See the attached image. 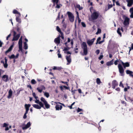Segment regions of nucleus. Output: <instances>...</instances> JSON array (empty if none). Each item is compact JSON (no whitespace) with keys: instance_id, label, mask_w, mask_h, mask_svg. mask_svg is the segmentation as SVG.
<instances>
[{"instance_id":"6e6552de","label":"nucleus","mask_w":133,"mask_h":133,"mask_svg":"<svg viewBox=\"0 0 133 133\" xmlns=\"http://www.w3.org/2000/svg\"><path fill=\"white\" fill-rule=\"evenodd\" d=\"M57 105L55 107L56 110H61L62 108V106L61 105V103L60 102H55Z\"/></svg>"},{"instance_id":"4468645a","label":"nucleus","mask_w":133,"mask_h":133,"mask_svg":"<svg viewBox=\"0 0 133 133\" xmlns=\"http://www.w3.org/2000/svg\"><path fill=\"white\" fill-rule=\"evenodd\" d=\"M95 39V38H93L91 40H88L87 41V43L88 45L89 46L91 45L93 43Z\"/></svg>"},{"instance_id":"4be33fe9","label":"nucleus","mask_w":133,"mask_h":133,"mask_svg":"<svg viewBox=\"0 0 133 133\" xmlns=\"http://www.w3.org/2000/svg\"><path fill=\"white\" fill-rule=\"evenodd\" d=\"M54 42L56 44H59L60 43V38L58 37L56 38L55 39Z\"/></svg>"},{"instance_id":"dca6fc26","label":"nucleus","mask_w":133,"mask_h":133,"mask_svg":"<svg viewBox=\"0 0 133 133\" xmlns=\"http://www.w3.org/2000/svg\"><path fill=\"white\" fill-rule=\"evenodd\" d=\"M31 105L30 104H25V107L26 110L25 111L28 112L29 110V108L30 107Z\"/></svg>"},{"instance_id":"0eeeda50","label":"nucleus","mask_w":133,"mask_h":133,"mask_svg":"<svg viewBox=\"0 0 133 133\" xmlns=\"http://www.w3.org/2000/svg\"><path fill=\"white\" fill-rule=\"evenodd\" d=\"M19 50L22 51V37L20 38L18 42Z\"/></svg>"},{"instance_id":"8fccbe9b","label":"nucleus","mask_w":133,"mask_h":133,"mask_svg":"<svg viewBox=\"0 0 133 133\" xmlns=\"http://www.w3.org/2000/svg\"><path fill=\"white\" fill-rule=\"evenodd\" d=\"M81 24L82 25L83 27H85L86 26V25L85 24L84 22H82Z\"/></svg>"},{"instance_id":"7ed1b4c3","label":"nucleus","mask_w":133,"mask_h":133,"mask_svg":"<svg viewBox=\"0 0 133 133\" xmlns=\"http://www.w3.org/2000/svg\"><path fill=\"white\" fill-rule=\"evenodd\" d=\"M81 47L83 50L84 55H86L88 53L87 46L85 42H83L81 44Z\"/></svg>"},{"instance_id":"ea45409f","label":"nucleus","mask_w":133,"mask_h":133,"mask_svg":"<svg viewBox=\"0 0 133 133\" xmlns=\"http://www.w3.org/2000/svg\"><path fill=\"white\" fill-rule=\"evenodd\" d=\"M9 125L8 124H7L6 123H4L3 124V127H8Z\"/></svg>"},{"instance_id":"9b49d317","label":"nucleus","mask_w":133,"mask_h":133,"mask_svg":"<svg viewBox=\"0 0 133 133\" xmlns=\"http://www.w3.org/2000/svg\"><path fill=\"white\" fill-rule=\"evenodd\" d=\"M45 88L43 85H41L40 87L37 88V90L40 93H41L43 90H45Z\"/></svg>"},{"instance_id":"864d4df0","label":"nucleus","mask_w":133,"mask_h":133,"mask_svg":"<svg viewBox=\"0 0 133 133\" xmlns=\"http://www.w3.org/2000/svg\"><path fill=\"white\" fill-rule=\"evenodd\" d=\"M116 4L117 5H118V6H120V4L119 3V2L118 1H117L116 2Z\"/></svg>"},{"instance_id":"412c9836","label":"nucleus","mask_w":133,"mask_h":133,"mask_svg":"<svg viewBox=\"0 0 133 133\" xmlns=\"http://www.w3.org/2000/svg\"><path fill=\"white\" fill-rule=\"evenodd\" d=\"M121 63L124 68L126 67H129V64L128 63H124L122 62Z\"/></svg>"},{"instance_id":"3c124183","label":"nucleus","mask_w":133,"mask_h":133,"mask_svg":"<svg viewBox=\"0 0 133 133\" xmlns=\"http://www.w3.org/2000/svg\"><path fill=\"white\" fill-rule=\"evenodd\" d=\"M99 52L100 51L99 50H97L96 52V53L97 55H98L99 53Z\"/></svg>"},{"instance_id":"f257e3e1","label":"nucleus","mask_w":133,"mask_h":133,"mask_svg":"<svg viewBox=\"0 0 133 133\" xmlns=\"http://www.w3.org/2000/svg\"><path fill=\"white\" fill-rule=\"evenodd\" d=\"M35 102L38 104H33L32 105V106L35 108L37 109H40L42 107H44V104L39 100H35Z\"/></svg>"},{"instance_id":"58836bf2","label":"nucleus","mask_w":133,"mask_h":133,"mask_svg":"<svg viewBox=\"0 0 133 133\" xmlns=\"http://www.w3.org/2000/svg\"><path fill=\"white\" fill-rule=\"evenodd\" d=\"M28 112L25 111V112L23 116V118L24 119H25L26 118L27 116H26V115L28 114Z\"/></svg>"},{"instance_id":"09e8293b","label":"nucleus","mask_w":133,"mask_h":133,"mask_svg":"<svg viewBox=\"0 0 133 133\" xmlns=\"http://www.w3.org/2000/svg\"><path fill=\"white\" fill-rule=\"evenodd\" d=\"M119 85L120 87H121L123 88H124V86L123 85V84L121 82H120Z\"/></svg>"},{"instance_id":"13d9d810","label":"nucleus","mask_w":133,"mask_h":133,"mask_svg":"<svg viewBox=\"0 0 133 133\" xmlns=\"http://www.w3.org/2000/svg\"><path fill=\"white\" fill-rule=\"evenodd\" d=\"M63 88H64L63 86L62 87V86H61L60 87V89H61V90L62 91L63 90Z\"/></svg>"},{"instance_id":"cd10ccee","label":"nucleus","mask_w":133,"mask_h":133,"mask_svg":"<svg viewBox=\"0 0 133 133\" xmlns=\"http://www.w3.org/2000/svg\"><path fill=\"white\" fill-rule=\"evenodd\" d=\"M24 48L25 49H27L28 48V46L26 42H25L24 43Z\"/></svg>"},{"instance_id":"39448f33","label":"nucleus","mask_w":133,"mask_h":133,"mask_svg":"<svg viewBox=\"0 0 133 133\" xmlns=\"http://www.w3.org/2000/svg\"><path fill=\"white\" fill-rule=\"evenodd\" d=\"M41 100L44 103L46 109H49L50 108V105L48 104L47 102L44 98L43 97H41Z\"/></svg>"},{"instance_id":"1a4fd4ad","label":"nucleus","mask_w":133,"mask_h":133,"mask_svg":"<svg viewBox=\"0 0 133 133\" xmlns=\"http://www.w3.org/2000/svg\"><path fill=\"white\" fill-rule=\"evenodd\" d=\"M118 67L120 73L121 74V75L122 76H123V74L124 71V70L123 67L120 64H119L118 65Z\"/></svg>"},{"instance_id":"79ce46f5","label":"nucleus","mask_w":133,"mask_h":133,"mask_svg":"<svg viewBox=\"0 0 133 133\" xmlns=\"http://www.w3.org/2000/svg\"><path fill=\"white\" fill-rule=\"evenodd\" d=\"M59 0H52V2L55 4V3H57L58 2Z\"/></svg>"},{"instance_id":"bb28decb","label":"nucleus","mask_w":133,"mask_h":133,"mask_svg":"<svg viewBox=\"0 0 133 133\" xmlns=\"http://www.w3.org/2000/svg\"><path fill=\"white\" fill-rule=\"evenodd\" d=\"M32 95L36 99V100H39L38 99V97L36 96V94L35 93H32Z\"/></svg>"},{"instance_id":"49530a36","label":"nucleus","mask_w":133,"mask_h":133,"mask_svg":"<svg viewBox=\"0 0 133 133\" xmlns=\"http://www.w3.org/2000/svg\"><path fill=\"white\" fill-rule=\"evenodd\" d=\"M119 62L118 60H116L114 62V64L115 65H116L117 64L118 62Z\"/></svg>"},{"instance_id":"a19ab883","label":"nucleus","mask_w":133,"mask_h":133,"mask_svg":"<svg viewBox=\"0 0 133 133\" xmlns=\"http://www.w3.org/2000/svg\"><path fill=\"white\" fill-rule=\"evenodd\" d=\"M3 63L4 67L5 68H7L8 65L7 63H4V62H3Z\"/></svg>"},{"instance_id":"f704fd0d","label":"nucleus","mask_w":133,"mask_h":133,"mask_svg":"<svg viewBox=\"0 0 133 133\" xmlns=\"http://www.w3.org/2000/svg\"><path fill=\"white\" fill-rule=\"evenodd\" d=\"M129 12L131 13V14H133V7L131 8L130 9Z\"/></svg>"},{"instance_id":"5701e85b","label":"nucleus","mask_w":133,"mask_h":133,"mask_svg":"<svg viewBox=\"0 0 133 133\" xmlns=\"http://www.w3.org/2000/svg\"><path fill=\"white\" fill-rule=\"evenodd\" d=\"M113 59H112L111 61L107 62V65L108 66H110L113 64Z\"/></svg>"},{"instance_id":"4d7b16f0","label":"nucleus","mask_w":133,"mask_h":133,"mask_svg":"<svg viewBox=\"0 0 133 133\" xmlns=\"http://www.w3.org/2000/svg\"><path fill=\"white\" fill-rule=\"evenodd\" d=\"M9 129V128L8 127H6L5 129V130L8 131V130Z\"/></svg>"},{"instance_id":"052dcab7","label":"nucleus","mask_w":133,"mask_h":133,"mask_svg":"<svg viewBox=\"0 0 133 133\" xmlns=\"http://www.w3.org/2000/svg\"><path fill=\"white\" fill-rule=\"evenodd\" d=\"M61 82L62 83H63L65 84H66V85H68V83L67 82H64L63 81H61Z\"/></svg>"},{"instance_id":"f8f14e48","label":"nucleus","mask_w":133,"mask_h":133,"mask_svg":"<svg viewBox=\"0 0 133 133\" xmlns=\"http://www.w3.org/2000/svg\"><path fill=\"white\" fill-rule=\"evenodd\" d=\"M3 80L5 82H7L9 81V76L8 75H3L2 77Z\"/></svg>"},{"instance_id":"5fc2aeb1","label":"nucleus","mask_w":133,"mask_h":133,"mask_svg":"<svg viewBox=\"0 0 133 133\" xmlns=\"http://www.w3.org/2000/svg\"><path fill=\"white\" fill-rule=\"evenodd\" d=\"M112 4L109 5H108V8H111L112 7Z\"/></svg>"},{"instance_id":"c03bdc74","label":"nucleus","mask_w":133,"mask_h":133,"mask_svg":"<svg viewBox=\"0 0 133 133\" xmlns=\"http://www.w3.org/2000/svg\"><path fill=\"white\" fill-rule=\"evenodd\" d=\"M101 37H99L97 39V42L96 43V44H97L98 43V41H99L101 39Z\"/></svg>"},{"instance_id":"473e14b6","label":"nucleus","mask_w":133,"mask_h":133,"mask_svg":"<svg viewBox=\"0 0 133 133\" xmlns=\"http://www.w3.org/2000/svg\"><path fill=\"white\" fill-rule=\"evenodd\" d=\"M76 8L79 9V10H81L83 9V8L82 7H81L80 5L79 4L77 5Z\"/></svg>"},{"instance_id":"f3484780","label":"nucleus","mask_w":133,"mask_h":133,"mask_svg":"<svg viewBox=\"0 0 133 133\" xmlns=\"http://www.w3.org/2000/svg\"><path fill=\"white\" fill-rule=\"evenodd\" d=\"M20 36V34H18L14 36L13 39H12V41H16L17 40Z\"/></svg>"},{"instance_id":"7c9ffc66","label":"nucleus","mask_w":133,"mask_h":133,"mask_svg":"<svg viewBox=\"0 0 133 133\" xmlns=\"http://www.w3.org/2000/svg\"><path fill=\"white\" fill-rule=\"evenodd\" d=\"M117 83L115 80L114 81L112 82V85L116 86L117 85Z\"/></svg>"},{"instance_id":"de8ad7c7","label":"nucleus","mask_w":133,"mask_h":133,"mask_svg":"<svg viewBox=\"0 0 133 133\" xmlns=\"http://www.w3.org/2000/svg\"><path fill=\"white\" fill-rule=\"evenodd\" d=\"M82 110V109H80L79 108H78L77 110V112H79Z\"/></svg>"},{"instance_id":"72a5a7b5","label":"nucleus","mask_w":133,"mask_h":133,"mask_svg":"<svg viewBox=\"0 0 133 133\" xmlns=\"http://www.w3.org/2000/svg\"><path fill=\"white\" fill-rule=\"evenodd\" d=\"M58 52L57 54V55L58 56V57L59 58H61L62 57L61 55L60 54V51L59 50H58Z\"/></svg>"},{"instance_id":"c756f323","label":"nucleus","mask_w":133,"mask_h":133,"mask_svg":"<svg viewBox=\"0 0 133 133\" xmlns=\"http://www.w3.org/2000/svg\"><path fill=\"white\" fill-rule=\"evenodd\" d=\"M56 29L61 34H62V32L61 31L59 27L58 26H57L56 27Z\"/></svg>"},{"instance_id":"37998d69","label":"nucleus","mask_w":133,"mask_h":133,"mask_svg":"<svg viewBox=\"0 0 133 133\" xmlns=\"http://www.w3.org/2000/svg\"><path fill=\"white\" fill-rule=\"evenodd\" d=\"M101 32V30L100 29H98L97 31V32H96V34L97 35H98Z\"/></svg>"},{"instance_id":"a878e982","label":"nucleus","mask_w":133,"mask_h":133,"mask_svg":"<svg viewBox=\"0 0 133 133\" xmlns=\"http://www.w3.org/2000/svg\"><path fill=\"white\" fill-rule=\"evenodd\" d=\"M43 92L44 93V96H45L46 97H47V98H48L49 97V96H50V95H49V93H48L47 92Z\"/></svg>"},{"instance_id":"6ab92c4d","label":"nucleus","mask_w":133,"mask_h":133,"mask_svg":"<svg viewBox=\"0 0 133 133\" xmlns=\"http://www.w3.org/2000/svg\"><path fill=\"white\" fill-rule=\"evenodd\" d=\"M16 20L17 22L20 23L21 22V19L20 18V17H19V15H16Z\"/></svg>"},{"instance_id":"423d86ee","label":"nucleus","mask_w":133,"mask_h":133,"mask_svg":"<svg viewBox=\"0 0 133 133\" xmlns=\"http://www.w3.org/2000/svg\"><path fill=\"white\" fill-rule=\"evenodd\" d=\"M124 19L123 24L125 26H128L129 23V18L126 16H124Z\"/></svg>"},{"instance_id":"4c0bfd02","label":"nucleus","mask_w":133,"mask_h":133,"mask_svg":"<svg viewBox=\"0 0 133 133\" xmlns=\"http://www.w3.org/2000/svg\"><path fill=\"white\" fill-rule=\"evenodd\" d=\"M9 58L10 59L15 58V56L14 55H12L10 56H9Z\"/></svg>"},{"instance_id":"603ef678","label":"nucleus","mask_w":133,"mask_h":133,"mask_svg":"<svg viewBox=\"0 0 133 133\" xmlns=\"http://www.w3.org/2000/svg\"><path fill=\"white\" fill-rule=\"evenodd\" d=\"M103 57V56L102 55H101L99 57L98 59L99 60H101L102 58Z\"/></svg>"},{"instance_id":"338daca9","label":"nucleus","mask_w":133,"mask_h":133,"mask_svg":"<svg viewBox=\"0 0 133 133\" xmlns=\"http://www.w3.org/2000/svg\"><path fill=\"white\" fill-rule=\"evenodd\" d=\"M65 52V53H66L67 54H71V53H70V52H69V51H67L66 52Z\"/></svg>"},{"instance_id":"a18cd8bd","label":"nucleus","mask_w":133,"mask_h":133,"mask_svg":"<svg viewBox=\"0 0 133 133\" xmlns=\"http://www.w3.org/2000/svg\"><path fill=\"white\" fill-rule=\"evenodd\" d=\"M70 41V39L69 38H68V41H67L65 43V45H66V46H67V43H68V42H69Z\"/></svg>"},{"instance_id":"a211bd4d","label":"nucleus","mask_w":133,"mask_h":133,"mask_svg":"<svg viewBox=\"0 0 133 133\" xmlns=\"http://www.w3.org/2000/svg\"><path fill=\"white\" fill-rule=\"evenodd\" d=\"M14 44L11 45L8 50L5 51V53L6 54L10 52L12 49V48L14 46Z\"/></svg>"},{"instance_id":"e433bc0d","label":"nucleus","mask_w":133,"mask_h":133,"mask_svg":"<svg viewBox=\"0 0 133 133\" xmlns=\"http://www.w3.org/2000/svg\"><path fill=\"white\" fill-rule=\"evenodd\" d=\"M117 33L120 36H122V34L121 32L120 31V29L118 28L117 30Z\"/></svg>"},{"instance_id":"ddd939ff","label":"nucleus","mask_w":133,"mask_h":133,"mask_svg":"<svg viewBox=\"0 0 133 133\" xmlns=\"http://www.w3.org/2000/svg\"><path fill=\"white\" fill-rule=\"evenodd\" d=\"M66 58L67 62H68V63L66 64L67 65L69 64L71 61V59L70 57V55H69L68 56H66Z\"/></svg>"},{"instance_id":"0e129e2a","label":"nucleus","mask_w":133,"mask_h":133,"mask_svg":"<svg viewBox=\"0 0 133 133\" xmlns=\"http://www.w3.org/2000/svg\"><path fill=\"white\" fill-rule=\"evenodd\" d=\"M19 56V54H17L16 56H15V58H17Z\"/></svg>"},{"instance_id":"774afa93","label":"nucleus","mask_w":133,"mask_h":133,"mask_svg":"<svg viewBox=\"0 0 133 133\" xmlns=\"http://www.w3.org/2000/svg\"><path fill=\"white\" fill-rule=\"evenodd\" d=\"M53 69L54 70H56L57 69V67L56 66H54L53 68Z\"/></svg>"},{"instance_id":"bf43d9fd","label":"nucleus","mask_w":133,"mask_h":133,"mask_svg":"<svg viewBox=\"0 0 133 133\" xmlns=\"http://www.w3.org/2000/svg\"><path fill=\"white\" fill-rule=\"evenodd\" d=\"M104 40L102 41H100L98 42V43L99 44H101L103 43L104 42Z\"/></svg>"},{"instance_id":"680f3d73","label":"nucleus","mask_w":133,"mask_h":133,"mask_svg":"<svg viewBox=\"0 0 133 133\" xmlns=\"http://www.w3.org/2000/svg\"><path fill=\"white\" fill-rule=\"evenodd\" d=\"M78 90L79 92V93H82L81 90V89H79Z\"/></svg>"},{"instance_id":"f03ea898","label":"nucleus","mask_w":133,"mask_h":133,"mask_svg":"<svg viewBox=\"0 0 133 133\" xmlns=\"http://www.w3.org/2000/svg\"><path fill=\"white\" fill-rule=\"evenodd\" d=\"M99 15V13L98 12L96 11H95L91 14V18L89 19V20L93 21L96 20L98 18Z\"/></svg>"},{"instance_id":"9d476101","label":"nucleus","mask_w":133,"mask_h":133,"mask_svg":"<svg viewBox=\"0 0 133 133\" xmlns=\"http://www.w3.org/2000/svg\"><path fill=\"white\" fill-rule=\"evenodd\" d=\"M31 125L30 122H29L25 126L24 125V124H23L22 125V129L23 130H26L29 128L30 126Z\"/></svg>"},{"instance_id":"2eb2a0df","label":"nucleus","mask_w":133,"mask_h":133,"mask_svg":"<svg viewBox=\"0 0 133 133\" xmlns=\"http://www.w3.org/2000/svg\"><path fill=\"white\" fill-rule=\"evenodd\" d=\"M127 3V6L128 7L131 6L133 4V0H126Z\"/></svg>"},{"instance_id":"c85d7f7f","label":"nucleus","mask_w":133,"mask_h":133,"mask_svg":"<svg viewBox=\"0 0 133 133\" xmlns=\"http://www.w3.org/2000/svg\"><path fill=\"white\" fill-rule=\"evenodd\" d=\"M126 72L127 74H129L130 76H131V75H132V71L129 70H126Z\"/></svg>"},{"instance_id":"2f4dec72","label":"nucleus","mask_w":133,"mask_h":133,"mask_svg":"<svg viewBox=\"0 0 133 133\" xmlns=\"http://www.w3.org/2000/svg\"><path fill=\"white\" fill-rule=\"evenodd\" d=\"M96 83L97 84H99L101 83L100 80L99 78H97L96 79Z\"/></svg>"},{"instance_id":"b1692460","label":"nucleus","mask_w":133,"mask_h":133,"mask_svg":"<svg viewBox=\"0 0 133 133\" xmlns=\"http://www.w3.org/2000/svg\"><path fill=\"white\" fill-rule=\"evenodd\" d=\"M13 13L14 14H17L18 15H19V17H20L21 16V14L19 12H18L17 10H16L14 9L13 10Z\"/></svg>"},{"instance_id":"aec40b11","label":"nucleus","mask_w":133,"mask_h":133,"mask_svg":"<svg viewBox=\"0 0 133 133\" xmlns=\"http://www.w3.org/2000/svg\"><path fill=\"white\" fill-rule=\"evenodd\" d=\"M8 94L9 95L8 97V98H10L11 97L12 94V91L11 89H10L9 90Z\"/></svg>"},{"instance_id":"20e7f679","label":"nucleus","mask_w":133,"mask_h":133,"mask_svg":"<svg viewBox=\"0 0 133 133\" xmlns=\"http://www.w3.org/2000/svg\"><path fill=\"white\" fill-rule=\"evenodd\" d=\"M67 14L70 22H73L74 20V17L72 14L70 12L68 11L67 12Z\"/></svg>"},{"instance_id":"c9c22d12","label":"nucleus","mask_w":133,"mask_h":133,"mask_svg":"<svg viewBox=\"0 0 133 133\" xmlns=\"http://www.w3.org/2000/svg\"><path fill=\"white\" fill-rule=\"evenodd\" d=\"M31 82L32 84H35L36 83L35 80L34 79H32L31 81Z\"/></svg>"},{"instance_id":"6e6d98bb","label":"nucleus","mask_w":133,"mask_h":133,"mask_svg":"<svg viewBox=\"0 0 133 133\" xmlns=\"http://www.w3.org/2000/svg\"><path fill=\"white\" fill-rule=\"evenodd\" d=\"M11 36V34H10L7 37L6 39V40H8V38L9 37H10Z\"/></svg>"},{"instance_id":"e2e57ef3","label":"nucleus","mask_w":133,"mask_h":133,"mask_svg":"<svg viewBox=\"0 0 133 133\" xmlns=\"http://www.w3.org/2000/svg\"><path fill=\"white\" fill-rule=\"evenodd\" d=\"M64 88H65L66 89H68L69 88L66 87L65 86H63Z\"/></svg>"},{"instance_id":"69168bd1","label":"nucleus","mask_w":133,"mask_h":133,"mask_svg":"<svg viewBox=\"0 0 133 133\" xmlns=\"http://www.w3.org/2000/svg\"><path fill=\"white\" fill-rule=\"evenodd\" d=\"M76 90H72V92L73 94H74L75 93V91Z\"/></svg>"},{"instance_id":"393cba45","label":"nucleus","mask_w":133,"mask_h":133,"mask_svg":"<svg viewBox=\"0 0 133 133\" xmlns=\"http://www.w3.org/2000/svg\"><path fill=\"white\" fill-rule=\"evenodd\" d=\"M56 4V8L57 9H59L62 6V5L61 4L58 3V2L57 3H55Z\"/></svg>"}]
</instances>
